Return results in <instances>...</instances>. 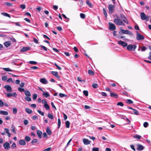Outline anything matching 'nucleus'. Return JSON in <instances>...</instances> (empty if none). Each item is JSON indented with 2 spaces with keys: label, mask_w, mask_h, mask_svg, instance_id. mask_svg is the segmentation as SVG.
Listing matches in <instances>:
<instances>
[{
  "label": "nucleus",
  "mask_w": 151,
  "mask_h": 151,
  "mask_svg": "<svg viewBox=\"0 0 151 151\" xmlns=\"http://www.w3.org/2000/svg\"><path fill=\"white\" fill-rule=\"evenodd\" d=\"M17 146L16 144L14 143L12 144V145L11 146V147L12 148H16Z\"/></svg>",
  "instance_id": "nucleus-54"
},
{
  "label": "nucleus",
  "mask_w": 151,
  "mask_h": 151,
  "mask_svg": "<svg viewBox=\"0 0 151 151\" xmlns=\"http://www.w3.org/2000/svg\"><path fill=\"white\" fill-rule=\"evenodd\" d=\"M83 142L84 144L87 145L89 144L90 143L91 141L86 138H84L83 139Z\"/></svg>",
  "instance_id": "nucleus-13"
},
{
  "label": "nucleus",
  "mask_w": 151,
  "mask_h": 151,
  "mask_svg": "<svg viewBox=\"0 0 151 151\" xmlns=\"http://www.w3.org/2000/svg\"><path fill=\"white\" fill-rule=\"evenodd\" d=\"M118 43L119 45H121L124 47H126L127 45V43L122 40L119 41Z\"/></svg>",
  "instance_id": "nucleus-11"
},
{
  "label": "nucleus",
  "mask_w": 151,
  "mask_h": 151,
  "mask_svg": "<svg viewBox=\"0 0 151 151\" xmlns=\"http://www.w3.org/2000/svg\"><path fill=\"white\" fill-rule=\"evenodd\" d=\"M116 104L117 106H123L124 105V104H123V103L121 102H118V103H117Z\"/></svg>",
  "instance_id": "nucleus-40"
},
{
  "label": "nucleus",
  "mask_w": 151,
  "mask_h": 151,
  "mask_svg": "<svg viewBox=\"0 0 151 151\" xmlns=\"http://www.w3.org/2000/svg\"><path fill=\"white\" fill-rule=\"evenodd\" d=\"M54 65L59 70H61V68L59 67L56 63H55L54 64Z\"/></svg>",
  "instance_id": "nucleus-57"
},
{
  "label": "nucleus",
  "mask_w": 151,
  "mask_h": 151,
  "mask_svg": "<svg viewBox=\"0 0 151 151\" xmlns=\"http://www.w3.org/2000/svg\"><path fill=\"white\" fill-rule=\"evenodd\" d=\"M29 63L31 64L36 65L37 64V62L34 61H30Z\"/></svg>",
  "instance_id": "nucleus-53"
},
{
  "label": "nucleus",
  "mask_w": 151,
  "mask_h": 151,
  "mask_svg": "<svg viewBox=\"0 0 151 151\" xmlns=\"http://www.w3.org/2000/svg\"><path fill=\"white\" fill-rule=\"evenodd\" d=\"M6 81L8 82H12V83H14V81H13L12 78H9Z\"/></svg>",
  "instance_id": "nucleus-52"
},
{
  "label": "nucleus",
  "mask_w": 151,
  "mask_h": 151,
  "mask_svg": "<svg viewBox=\"0 0 151 151\" xmlns=\"http://www.w3.org/2000/svg\"><path fill=\"white\" fill-rule=\"evenodd\" d=\"M92 150L93 151H99V149L97 147H95L92 149Z\"/></svg>",
  "instance_id": "nucleus-62"
},
{
  "label": "nucleus",
  "mask_w": 151,
  "mask_h": 151,
  "mask_svg": "<svg viewBox=\"0 0 151 151\" xmlns=\"http://www.w3.org/2000/svg\"><path fill=\"white\" fill-rule=\"evenodd\" d=\"M120 17L121 19L124 22L126 23L127 24H129V23L127 19L124 15L122 14H120Z\"/></svg>",
  "instance_id": "nucleus-7"
},
{
  "label": "nucleus",
  "mask_w": 151,
  "mask_h": 151,
  "mask_svg": "<svg viewBox=\"0 0 151 151\" xmlns=\"http://www.w3.org/2000/svg\"><path fill=\"white\" fill-rule=\"evenodd\" d=\"M83 93L86 96H87L88 95V92L87 91L84 90L83 91Z\"/></svg>",
  "instance_id": "nucleus-43"
},
{
  "label": "nucleus",
  "mask_w": 151,
  "mask_h": 151,
  "mask_svg": "<svg viewBox=\"0 0 151 151\" xmlns=\"http://www.w3.org/2000/svg\"><path fill=\"white\" fill-rule=\"evenodd\" d=\"M130 147L134 151H135L136 150L134 147V146L133 145H130Z\"/></svg>",
  "instance_id": "nucleus-60"
},
{
  "label": "nucleus",
  "mask_w": 151,
  "mask_h": 151,
  "mask_svg": "<svg viewBox=\"0 0 151 151\" xmlns=\"http://www.w3.org/2000/svg\"><path fill=\"white\" fill-rule=\"evenodd\" d=\"M88 73L89 75H93L94 74V72L92 71L91 70H88Z\"/></svg>",
  "instance_id": "nucleus-32"
},
{
  "label": "nucleus",
  "mask_w": 151,
  "mask_h": 151,
  "mask_svg": "<svg viewBox=\"0 0 151 151\" xmlns=\"http://www.w3.org/2000/svg\"><path fill=\"white\" fill-rule=\"evenodd\" d=\"M11 44V42L10 41H6L4 42V45L6 47H9Z\"/></svg>",
  "instance_id": "nucleus-17"
},
{
  "label": "nucleus",
  "mask_w": 151,
  "mask_h": 151,
  "mask_svg": "<svg viewBox=\"0 0 151 151\" xmlns=\"http://www.w3.org/2000/svg\"><path fill=\"white\" fill-rule=\"evenodd\" d=\"M46 132L49 135H50L52 134V132L50 129L49 127H48L46 129Z\"/></svg>",
  "instance_id": "nucleus-19"
},
{
  "label": "nucleus",
  "mask_w": 151,
  "mask_h": 151,
  "mask_svg": "<svg viewBox=\"0 0 151 151\" xmlns=\"http://www.w3.org/2000/svg\"><path fill=\"white\" fill-rule=\"evenodd\" d=\"M37 97V94L36 93H35L33 95V98L34 100L36 99Z\"/></svg>",
  "instance_id": "nucleus-51"
},
{
  "label": "nucleus",
  "mask_w": 151,
  "mask_h": 151,
  "mask_svg": "<svg viewBox=\"0 0 151 151\" xmlns=\"http://www.w3.org/2000/svg\"><path fill=\"white\" fill-rule=\"evenodd\" d=\"M11 131L14 134H16V132L15 131V127L13 125H12L11 127Z\"/></svg>",
  "instance_id": "nucleus-23"
},
{
  "label": "nucleus",
  "mask_w": 151,
  "mask_h": 151,
  "mask_svg": "<svg viewBox=\"0 0 151 151\" xmlns=\"http://www.w3.org/2000/svg\"><path fill=\"white\" fill-rule=\"evenodd\" d=\"M37 111L40 114H41L42 116H44V112H42L39 110H37Z\"/></svg>",
  "instance_id": "nucleus-50"
},
{
  "label": "nucleus",
  "mask_w": 151,
  "mask_h": 151,
  "mask_svg": "<svg viewBox=\"0 0 151 151\" xmlns=\"http://www.w3.org/2000/svg\"><path fill=\"white\" fill-rule=\"evenodd\" d=\"M2 14H3V15H4V16H5L7 17H9V18H11L9 14H8L6 13L3 12V13H2Z\"/></svg>",
  "instance_id": "nucleus-38"
},
{
  "label": "nucleus",
  "mask_w": 151,
  "mask_h": 151,
  "mask_svg": "<svg viewBox=\"0 0 151 151\" xmlns=\"http://www.w3.org/2000/svg\"><path fill=\"white\" fill-rule=\"evenodd\" d=\"M19 143L20 145H24L26 144L25 141L23 140H21L19 142Z\"/></svg>",
  "instance_id": "nucleus-24"
},
{
  "label": "nucleus",
  "mask_w": 151,
  "mask_h": 151,
  "mask_svg": "<svg viewBox=\"0 0 151 151\" xmlns=\"http://www.w3.org/2000/svg\"><path fill=\"white\" fill-rule=\"evenodd\" d=\"M148 126V123L147 122H145L143 124V126L145 127H147Z\"/></svg>",
  "instance_id": "nucleus-49"
},
{
  "label": "nucleus",
  "mask_w": 151,
  "mask_h": 151,
  "mask_svg": "<svg viewBox=\"0 0 151 151\" xmlns=\"http://www.w3.org/2000/svg\"><path fill=\"white\" fill-rule=\"evenodd\" d=\"M38 140L37 139H34L32 140L31 142V143L32 144H33L34 143H37V142Z\"/></svg>",
  "instance_id": "nucleus-47"
},
{
  "label": "nucleus",
  "mask_w": 151,
  "mask_h": 151,
  "mask_svg": "<svg viewBox=\"0 0 151 151\" xmlns=\"http://www.w3.org/2000/svg\"><path fill=\"white\" fill-rule=\"evenodd\" d=\"M148 59L151 60V51L149 53V55L147 58Z\"/></svg>",
  "instance_id": "nucleus-64"
},
{
  "label": "nucleus",
  "mask_w": 151,
  "mask_h": 151,
  "mask_svg": "<svg viewBox=\"0 0 151 151\" xmlns=\"http://www.w3.org/2000/svg\"><path fill=\"white\" fill-rule=\"evenodd\" d=\"M4 88L6 89V91L8 92H11L12 91V88L10 85H6L4 86Z\"/></svg>",
  "instance_id": "nucleus-8"
},
{
  "label": "nucleus",
  "mask_w": 151,
  "mask_h": 151,
  "mask_svg": "<svg viewBox=\"0 0 151 151\" xmlns=\"http://www.w3.org/2000/svg\"><path fill=\"white\" fill-rule=\"evenodd\" d=\"M43 95L46 98L50 96V95L48 94L47 92H46L45 93H43Z\"/></svg>",
  "instance_id": "nucleus-29"
},
{
  "label": "nucleus",
  "mask_w": 151,
  "mask_h": 151,
  "mask_svg": "<svg viewBox=\"0 0 151 151\" xmlns=\"http://www.w3.org/2000/svg\"><path fill=\"white\" fill-rule=\"evenodd\" d=\"M110 95L111 97H114L115 98H117L118 97V95L114 93L111 92Z\"/></svg>",
  "instance_id": "nucleus-14"
},
{
  "label": "nucleus",
  "mask_w": 151,
  "mask_h": 151,
  "mask_svg": "<svg viewBox=\"0 0 151 151\" xmlns=\"http://www.w3.org/2000/svg\"><path fill=\"white\" fill-rule=\"evenodd\" d=\"M1 79L3 81L6 80L7 79V77L6 76H2Z\"/></svg>",
  "instance_id": "nucleus-36"
},
{
  "label": "nucleus",
  "mask_w": 151,
  "mask_h": 151,
  "mask_svg": "<svg viewBox=\"0 0 151 151\" xmlns=\"http://www.w3.org/2000/svg\"><path fill=\"white\" fill-rule=\"evenodd\" d=\"M30 96H26L25 98V99L27 101H30L31 100V98L30 97Z\"/></svg>",
  "instance_id": "nucleus-26"
},
{
  "label": "nucleus",
  "mask_w": 151,
  "mask_h": 151,
  "mask_svg": "<svg viewBox=\"0 0 151 151\" xmlns=\"http://www.w3.org/2000/svg\"><path fill=\"white\" fill-rule=\"evenodd\" d=\"M137 47L136 45H129L127 47V49L129 50H134Z\"/></svg>",
  "instance_id": "nucleus-4"
},
{
  "label": "nucleus",
  "mask_w": 151,
  "mask_h": 151,
  "mask_svg": "<svg viewBox=\"0 0 151 151\" xmlns=\"http://www.w3.org/2000/svg\"><path fill=\"white\" fill-rule=\"evenodd\" d=\"M19 86L21 88L23 87L24 86V83L23 82H21L19 84Z\"/></svg>",
  "instance_id": "nucleus-58"
},
{
  "label": "nucleus",
  "mask_w": 151,
  "mask_h": 151,
  "mask_svg": "<svg viewBox=\"0 0 151 151\" xmlns=\"http://www.w3.org/2000/svg\"><path fill=\"white\" fill-rule=\"evenodd\" d=\"M29 49V48L28 47H24L21 49L20 50L21 52H25L28 50Z\"/></svg>",
  "instance_id": "nucleus-18"
},
{
  "label": "nucleus",
  "mask_w": 151,
  "mask_h": 151,
  "mask_svg": "<svg viewBox=\"0 0 151 151\" xmlns=\"http://www.w3.org/2000/svg\"><path fill=\"white\" fill-rule=\"evenodd\" d=\"M121 31L122 33L124 34H128L129 35H133V33H132V32L127 30H125L124 29H122L121 30Z\"/></svg>",
  "instance_id": "nucleus-9"
},
{
  "label": "nucleus",
  "mask_w": 151,
  "mask_h": 151,
  "mask_svg": "<svg viewBox=\"0 0 151 151\" xmlns=\"http://www.w3.org/2000/svg\"><path fill=\"white\" fill-rule=\"evenodd\" d=\"M40 81L44 84H46L47 83V80L45 78H42L40 80Z\"/></svg>",
  "instance_id": "nucleus-16"
},
{
  "label": "nucleus",
  "mask_w": 151,
  "mask_h": 151,
  "mask_svg": "<svg viewBox=\"0 0 151 151\" xmlns=\"http://www.w3.org/2000/svg\"><path fill=\"white\" fill-rule=\"evenodd\" d=\"M20 7L22 9H25L26 7L25 5L24 4H22L20 6Z\"/></svg>",
  "instance_id": "nucleus-59"
},
{
  "label": "nucleus",
  "mask_w": 151,
  "mask_h": 151,
  "mask_svg": "<svg viewBox=\"0 0 151 151\" xmlns=\"http://www.w3.org/2000/svg\"><path fill=\"white\" fill-rule=\"evenodd\" d=\"M93 87L94 88H97L98 87V85L97 84L95 83H93L92 84Z\"/></svg>",
  "instance_id": "nucleus-44"
},
{
  "label": "nucleus",
  "mask_w": 151,
  "mask_h": 151,
  "mask_svg": "<svg viewBox=\"0 0 151 151\" xmlns=\"http://www.w3.org/2000/svg\"><path fill=\"white\" fill-rule=\"evenodd\" d=\"M51 73L55 77L58 78H60V77L58 75V73L57 71H51Z\"/></svg>",
  "instance_id": "nucleus-15"
},
{
  "label": "nucleus",
  "mask_w": 151,
  "mask_h": 151,
  "mask_svg": "<svg viewBox=\"0 0 151 151\" xmlns=\"http://www.w3.org/2000/svg\"><path fill=\"white\" fill-rule=\"evenodd\" d=\"M147 48L145 46H143L141 47V50L142 51H145Z\"/></svg>",
  "instance_id": "nucleus-61"
},
{
  "label": "nucleus",
  "mask_w": 151,
  "mask_h": 151,
  "mask_svg": "<svg viewBox=\"0 0 151 151\" xmlns=\"http://www.w3.org/2000/svg\"><path fill=\"white\" fill-rule=\"evenodd\" d=\"M60 125H61L60 120L59 118H58V129H59L60 128Z\"/></svg>",
  "instance_id": "nucleus-35"
},
{
  "label": "nucleus",
  "mask_w": 151,
  "mask_h": 151,
  "mask_svg": "<svg viewBox=\"0 0 151 151\" xmlns=\"http://www.w3.org/2000/svg\"><path fill=\"white\" fill-rule=\"evenodd\" d=\"M31 138L29 136H27L25 137V140L27 142L29 141L30 140Z\"/></svg>",
  "instance_id": "nucleus-34"
},
{
  "label": "nucleus",
  "mask_w": 151,
  "mask_h": 151,
  "mask_svg": "<svg viewBox=\"0 0 151 151\" xmlns=\"http://www.w3.org/2000/svg\"><path fill=\"white\" fill-rule=\"evenodd\" d=\"M26 111L27 113L29 114H31L32 112V110L29 108H26Z\"/></svg>",
  "instance_id": "nucleus-27"
},
{
  "label": "nucleus",
  "mask_w": 151,
  "mask_h": 151,
  "mask_svg": "<svg viewBox=\"0 0 151 151\" xmlns=\"http://www.w3.org/2000/svg\"><path fill=\"white\" fill-rule=\"evenodd\" d=\"M80 16L81 17L82 19H84L85 18V15L83 13H81Z\"/></svg>",
  "instance_id": "nucleus-46"
},
{
  "label": "nucleus",
  "mask_w": 151,
  "mask_h": 151,
  "mask_svg": "<svg viewBox=\"0 0 151 151\" xmlns=\"http://www.w3.org/2000/svg\"><path fill=\"white\" fill-rule=\"evenodd\" d=\"M44 106L45 109L47 110H49L50 109V106L47 104H44Z\"/></svg>",
  "instance_id": "nucleus-25"
},
{
  "label": "nucleus",
  "mask_w": 151,
  "mask_h": 151,
  "mask_svg": "<svg viewBox=\"0 0 151 151\" xmlns=\"http://www.w3.org/2000/svg\"><path fill=\"white\" fill-rule=\"evenodd\" d=\"M144 39L143 36L139 34L138 32H137L136 39L138 40H142Z\"/></svg>",
  "instance_id": "nucleus-5"
},
{
  "label": "nucleus",
  "mask_w": 151,
  "mask_h": 151,
  "mask_svg": "<svg viewBox=\"0 0 151 151\" xmlns=\"http://www.w3.org/2000/svg\"><path fill=\"white\" fill-rule=\"evenodd\" d=\"M133 137L134 138H136V139H137L139 140L141 138V137L139 135H134L133 136Z\"/></svg>",
  "instance_id": "nucleus-28"
},
{
  "label": "nucleus",
  "mask_w": 151,
  "mask_h": 151,
  "mask_svg": "<svg viewBox=\"0 0 151 151\" xmlns=\"http://www.w3.org/2000/svg\"><path fill=\"white\" fill-rule=\"evenodd\" d=\"M141 19L142 20H146L147 21L149 20V18L148 16H146L144 12H141L140 14Z\"/></svg>",
  "instance_id": "nucleus-2"
},
{
  "label": "nucleus",
  "mask_w": 151,
  "mask_h": 151,
  "mask_svg": "<svg viewBox=\"0 0 151 151\" xmlns=\"http://www.w3.org/2000/svg\"><path fill=\"white\" fill-rule=\"evenodd\" d=\"M0 114L4 115H7L9 114L7 111H0Z\"/></svg>",
  "instance_id": "nucleus-20"
},
{
  "label": "nucleus",
  "mask_w": 151,
  "mask_h": 151,
  "mask_svg": "<svg viewBox=\"0 0 151 151\" xmlns=\"http://www.w3.org/2000/svg\"><path fill=\"white\" fill-rule=\"evenodd\" d=\"M13 113L14 114H16L17 112V109L16 107H14L13 108Z\"/></svg>",
  "instance_id": "nucleus-42"
},
{
  "label": "nucleus",
  "mask_w": 151,
  "mask_h": 151,
  "mask_svg": "<svg viewBox=\"0 0 151 151\" xmlns=\"http://www.w3.org/2000/svg\"><path fill=\"white\" fill-rule=\"evenodd\" d=\"M48 117L50 119H52L54 118V117L53 115L50 114H47Z\"/></svg>",
  "instance_id": "nucleus-37"
},
{
  "label": "nucleus",
  "mask_w": 151,
  "mask_h": 151,
  "mask_svg": "<svg viewBox=\"0 0 151 151\" xmlns=\"http://www.w3.org/2000/svg\"><path fill=\"white\" fill-rule=\"evenodd\" d=\"M18 89L19 91L21 92H23L25 91L24 88L19 87L18 88Z\"/></svg>",
  "instance_id": "nucleus-45"
},
{
  "label": "nucleus",
  "mask_w": 151,
  "mask_h": 151,
  "mask_svg": "<svg viewBox=\"0 0 151 151\" xmlns=\"http://www.w3.org/2000/svg\"><path fill=\"white\" fill-rule=\"evenodd\" d=\"M24 123L25 125H27L28 123V121L27 120L25 119V120H24Z\"/></svg>",
  "instance_id": "nucleus-63"
},
{
  "label": "nucleus",
  "mask_w": 151,
  "mask_h": 151,
  "mask_svg": "<svg viewBox=\"0 0 151 151\" xmlns=\"http://www.w3.org/2000/svg\"><path fill=\"white\" fill-rule=\"evenodd\" d=\"M33 40L34 42L36 44H38V40L36 38L33 37Z\"/></svg>",
  "instance_id": "nucleus-55"
},
{
  "label": "nucleus",
  "mask_w": 151,
  "mask_h": 151,
  "mask_svg": "<svg viewBox=\"0 0 151 151\" xmlns=\"http://www.w3.org/2000/svg\"><path fill=\"white\" fill-rule=\"evenodd\" d=\"M59 96L60 97H64L67 96L66 95L61 93H60L59 94Z\"/></svg>",
  "instance_id": "nucleus-48"
},
{
  "label": "nucleus",
  "mask_w": 151,
  "mask_h": 151,
  "mask_svg": "<svg viewBox=\"0 0 151 151\" xmlns=\"http://www.w3.org/2000/svg\"><path fill=\"white\" fill-rule=\"evenodd\" d=\"M3 147L4 148V149L6 150H8L10 148V145L7 142H5L4 144Z\"/></svg>",
  "instance_id": "nucleus-10"
},
{
  "label": "nucleus",
  "mask_w": 151,
  "mask_h": 151,
  "mask_svg": "<svg viewBox=\"0 0 151 151\" xmlns=\"http://www.w3.org/2000/svg\"><path fill=\"white\" fill-rule=\"evenodd\" d=\"M137 150L138 151L142 150L144 148V147L140 144H137Z\"/></svg>",
  "instance_id": "nucleus-12"
},
{
  "label": "nucleus",
  "mask_w": 151,
  "mask_h": 151,
  "mask_svg": "<svg viewBox=\"0 0 151 151\" xmlns=\"http://www.w3.org/2000/svg\"><path fill=\"white\" fill-rule=\"evenodd\" d=\"M40 47L43 48L44 50L46 51L47 50V48L41 45H40Z\"/></svg>",
  "instance_id": "nucleus-56"
},
{
  "label": "nucleus",
  "mask_w": 151,
  "mask_h": 151,
  "mask_svg": "<svg viewBox=\"0 0 151 151\" xmlns=\"http://www.w3.org/2000/svg\"><path fill=\"white\" fill-rule=\"evenodd\" d=\"M115 6L111 4H109L108 6L109 13L111 14L113 13L115 9Z\"/></svg>",
  "instance_id": "nucleus-3"
},
{
  "label": "nucleus",
  "mask_w": 151,
  "mask_h": 151,
  "mask_svg": "<svg viewBox=\"0 0 151 151\" xmlns=\"http://www.w3.org/2000/svg\"><path fill=\"white\" fill-rule=\"evenodd\" d=\"M133 111L134 113V114L136 115H139V112L137 110L134 109H133Z\"/></svg>",
  "instance_id": "nucleus-31"
},
{
  "label": "nucleus",
  "mask_w": 151,
  "mask_h": 151,
  "mask_svg": "<svg viewBox=\"0 0 151 151\" xmlns=\"http://www.w3.org/2000/svg\"><path fill=\"white\" fill-rule=\"evenodd\" d=\"M3 69L6 71L8 72L12 71V70H11L9 68H3Z\"/></svg>",
  "instance_id": "nucleus-33"
},
{
  "label": "nucleus",
  "mask_w": 151,
  "mask_h": 151,
  "mask_svg": "<svg viewBox=\"0 0 151 151\" xmlns=\"http://www.w3.org/2000/svg\"><path fill=\"white\" fill-rule=\"evenodd\" d=\"M37 134L40 138H41V135L42 134V132L40 130H38L37 132Z\"/></svg>",
  "instance_id": "nucleus-21"
},
{
  "label": "nucleus",
  "mask_w": 151,
  "mask_h": 151,
  "mask_svg": "<svg viewBox=\"0 0 151 151\" xmlns=\"http://www.w3.org/2000/svg\"><path fill=\"white\" fill-rule=\"evenodd\" d=\"M24 94L26 96H31V94L29 91L26 90L24 91Z\"/></svg>",
  "instance_id": "nucleus-22"
},
{
  "label": "nucleus",
  "mask_w": 151,
  "mask_h": 151,
  "mask_svg": "<svg viewBox=\"0 0 151 151\" xmlns=\"http://www.w3.org/2000/svg\"><path fill=\"white\" fill-rule=\"evenodd\" d=\"M65 123L66 128H69L70 127V122L69 121H66Z\"/></svg>",
  "instance_id": "nucleus-30"
},
{
  "label": "nucleus",
  "mask_w": 151,
  "mask_h": 151,
  "mask_svg": "<svg viewBox=\"0 0 151 151\" xmlns=\"http://www.w3.org/2000/svg\"><path fill=\"white\" fill-rule=\"evenodd\" d=\"M109 29L110 30L113 31L116 29V27L111 22H109Z\"/></svg>",
  "instance_id": "nucleus-6"
},
{
  "label": "nucleus",
  "mask_w": 151,
  "mask_h": 151,
  "mask_svg": "<svg viewBox=\"0 0 151 151\" xmlns=\"http://www.w3.org/2000/svg\"><path fill=\"white\" fill-rule=\"evenodd\" d=\"M103 11L104 14L105 16V17L106 18L107 17V12L106 11V10L105 8H103Z\"/></svg>",
  "instance_id": "nucleus-41"
},
{
  "label": "nucleus",
  "mask_w": 151,
  "mask_h": 151,
  "mask_svg": "<svg viewBox=\"0 0 151 151\" xmlns=\"http://www.w3.org/2000/svg\"><path fill=\"white\" fill-rule=\"evenodd\" d=\"M116 18L115 19H114V22L116 25L119 26H124L125 24L123 22L122 20L121 19L120 17L117 15H116Z\"/></svg>",
  "instance_id": "nucleus-1"
},
{
  "label": "nucleus",
  "mask_w": 151,
  "mask_h": 151,
  "mask_svg": "<svg viewBox=\"0 0 151 151\" xmlns=\"http://www.w3.org/2000/svg\"><path fill=\"white\" fill-rule=\"evenodd\" d=\"M126 103L128 104H131L133 103V102L131 100L128 99L127 100Z\"/></svg>",
  "instance_id": "nucleus-39"
}]
</instances>
